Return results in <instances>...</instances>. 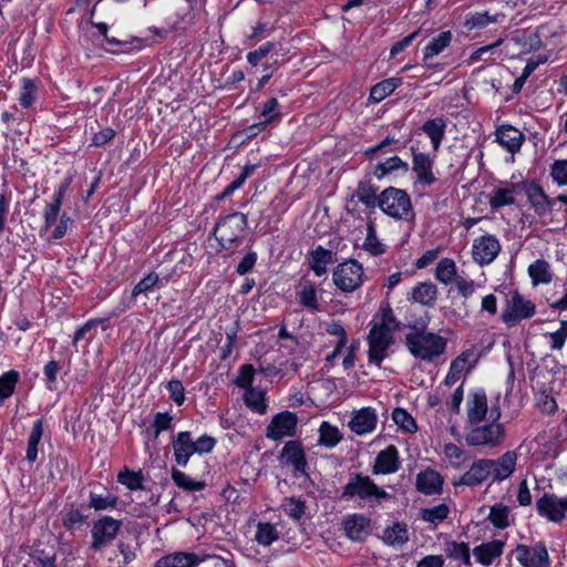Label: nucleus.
<instances>
[{"label":"nucleus","mask_w":567,"mask_h":567,"mask_svg":"<svg viewBox=\"0 0 567 567\" xmlns=\"http://www.w3.org/2000/svg\"><path fill=\"white\" fill-rule=\"evenodd\" d=\"M378 206L393 218L410 219L413 216L409 195L399 188L384 189L378 197Z\"/></svg>","instance_id":"f257e3e1"},{"label":"nucleus","mask_w":567,"mask_h":567,"mask_svg":"<svg viewBox=\"0 0 567 567\" xmlns=\"http://www.w3.org/2000/svg\"><path fill=\"white\" fill-rule=\"evenodd\" d=\"M246 225V216L235 213L226 216L217 224L214 235L223 248L231 249L243 236Z\"/></svg>","instance_id":"f03ea898"},{"label":"nucleus","mask_w":567,"mask_h":567,"mask_svg":"<svg viewBox=\"0 0 567 567\" xmlns=\"http://www.w3.org/2000/svg\"><path fill=\"white\" fill-rule=\"evenodd\" d=\"M408 347L411 352L423 359H431L444 351V340L431 332L415 331L406 336Z\"/></svg>","instance_id":"7ed1b4c3"},{"label":"nucleus","mask_w":567,"mask_h":567,"mask_svg":"<svg viewBox=\"0 0 567 567\" xmlns=\"http://www.w3.org/2000/svg\"><path fill=\"white\" fill-rule=\"evenodd\" d=\"M501 416L499 408L493 400H488L485 392H474L467 403V417L470 424L481 422H497Z\"/></svg>","instance_id":"20e7f679"},{"label":"nucleus","mask_w":567,"mask_h":567,"mask_svg":"<svg viewBox=\"0 0 567 567\" xmlns=\"http://www.w3.org/2000/svg\"><path fill=\"white\" fill-rule=\"evenodd\" d=\"M394 323L392 319L383 318L380 324H375L369 336L370 361L379 363L384 357V351L392 342Z\"/></svg>","instance_id":"39448f33"},{"label":"nucleus","mask_w":567,"mask_h":567,"mask_svg":"<svg viewBox=\"0 0 567 567\" xmlns=\"http://www.w3.org/2000/svg\"><path fill=\"white\" fill-rule=\"evenodd\" d=\"M121 522L105 516L94 523L92 527L91 547L99 551L109 546L118 534Z\"/></svg>","instance_id":"423d86ee"},{"label":"nucleus","mask_w":567,"mask_h":567,"mask_svg":"<svg viewBox=\"0 0 567 567\" xmlns=\"http://www.w3.org/2000/svg\"><path fill=\"white\" fill-rule=\"evenodd\" d=\"M472 427L466 434V442L468 445H488L495 446L499 443L502 437V426L496 422H486L484 425L471 424Z\"/></svg>","instance_id":"0eeeda50"},{"label":"nucleus","mask_w":567,"mask_h":567,"mask_svg":"<svg viewBox=\"0 0 567 567\" xmlns=\"http://www.w3.org/2000/svg\"><path fill=\"white\" fill-rule=\"evenodd\" d=\"M362 276V267L350 260L338 266L333 272V280L341 290L353 291L361 285Z\"/></svg>","instance_id":"6e6552de"},{"label":"nucleus","mask_w":567,"mask_h":567,"mask_svg":"<svg viewBox=\"0 0 567 567\" xmlns=\"http://www.w3.org/2000/svg\"><path fill=\"white\" fill-rule=\"evenodd\" d=\"M538 514L553 523H560L567 513V497L556 494H544L536 501Z\"/></svg>","instance_id":"1a4fd4ad"},{"label":"nucleus","mask_w":567,"mask_h":567,"mask_svg":"<svg viewBox=\"0 0 567 567\" xmlns=\"http://www.w3.org/2000/svg\"><path fill=\"white\" fill-rule=\"evenodd\" d=\"M534 311L535 306L529 300H525L518 292H514L503 313V320L506 324L514 326L519 320L532 317Z\"/></svg>","instance_id":"9d476101"},{"label":"nucleus","mask_w":567,"mask_h":567,"mask_svg":"<svg viewBox=\"0 0 567 567\" xmlns=\"http://www.w3.org/2000/svg\"><path fill=\"white\" fill-rule=\"evenodd\" d=\"M515 556L524 567H548L549 565L547 549L542 544L535 547L518 545L515 549Z\"/></svg>","instance_id":"9b49d317"},{"label":"nucleus","mask_w":567,"mask_h":567,"mask_svg":"<svg viewBox=\"0 0 567 567\" xmlns=\"http://www.w3.org/2000/svg\"><path fill=\"white\" fill-rule=\"evenodd\" d=\"M477 355L474 351H466L458 355L451 364L450 372L445 379L446 386H455L464 379L467 372L476 364Z\"/></svg>","instance_id":"f8f14e48"},{"label":"nucleus","mask_w":567,"mask_h":567,"mask_svg":"<svg viewBox=\"0 0 567 567\" xmlns=\"http://www.w3.org/2000/svg\"><path fill=\"white\" fill-rule=\"evenodd\" d=\"M297 425V416L291 412L277 414L267 427V437L281 440L285 436H292Z\"/></svg>","instance_id":"ddd939ff"},{"label":"nucleus","mask_w":567,"mask_h":567,"mask_svg":"<svg viewBox=\"0 0 567 567\" xmlns=\"http://www.w3.org/2000/svg\"><path fill=\"white\" fill-rule=\"evenodd\" d=\"M501 250L498 240L491 235L482 236L473 243V258L481 265L492 262Z\"/></svg>","instance_id":"4468645a"},{"label":"nucleus","mask_w":567,"mask_h":567,"mask_svg":"<svg viewBox=\"0 0 567 567\" xmlns=\"http://www.w3.org/2000/svg\"><path fill=\"white\" fill-rule=\"evenodd\" d=\"M347 495H359L360 497H370V496H377V497H383L385 496V493L381 491L369 477H362L358 476L353 482H350L346 486Z\"/></svg>","instance_id":"2eb2a0df"},{"label":"nucleus","mask_w":567,"mask_h":567,"mask_svg":"<svg viewBox=\"0 0 567 567\" xmlns=\"http://www.w3.org/2000/svg\"><path fill=\"white\" fill-rule=\"evenodd\" d=\"M492 467L493 463L491 460H481L475 462L461 477V484L468 486L481 484L489 474H492Z\"/></svg>","instance_id":"dca6fc26"},{"label":"nucleus","mask_w":567,"mask_h":567,"mask_svg":"<svg viewBox=\"0 0 567 567\" xmlns=\"http://www.w3.org/2000/svg\"><path fill=\"white\" fill-rule=\"evenodd\" d=\"M174 454L178 464L186 465L190 455L196 453L195 442L189 432L179 433L173 441Z\"/></svg>","instance_id":"f3484780"},{"label":"nucleus","mask_w":567,"mask_h":567,"mask_svg":"<svg viewBox=\"0 0 567 567\" xmlns=\"http://www.w3.org/2000/svg\"><path fill=\"white\" fill-rule=\"evenodd\" d=\"M496 140L508 152L515 153L520 148L524 136L517 128L504 125L496 131Z\"/></svg>","instance_id":"a211bd4d"},{"label":"nucleus","mask_w":567,"mask_h":567,"mask_svg":"<svg viewBox=\"0 0 567 567\" xmlns=\"http://www.w3.org/2000/svg\"><path fill=\"white\" fill-rule=\"evenodd\" d=\"M347 536L352 540H362L369 534V520L360 515H352L343 522Z\"/></svg>","instance_id":"6ab92c4d"},{"label":"nucleus","mask_w":567,"mask_h":567,"mask_svg":"<svg viewBox=\"0 0 567 567\" xmlns=\"http://www.w3.org/2000/svg\"><path fill=\"white\" fill-rule=\"evenodd\" d=\"M503 548L504 543L502 540H493L475 547L473 554L480 563L489 565L494 558L502 555Z\"/></svg>","instance_id":"aec40b11"},{"label":"nucleus","mask_w":567,"mask_h":567,"mask_svg":"<svg viewBox=\"0 0 567 567\" xmlns=\"http://www.w3.org/2000/svg\"><path fill=\"white\" fill-rule=\"evenodd\" d=\"M442 485L441 476L437 472L427 470L417 475V489L424 494L431 495L440 491Z\"/></svg>","instance_id":"412c9836"},{"label":"nucleus","mask_w":567,"mask_h":567,"mask_svg":"<svg viewBox=\"0 0 567 567\" xmlns=\"http://www.w3.org/2000/svg\"><path fill=\"white\" fill-rule=\"evenodd\" d=\"M375 423V414L370 409H362L350 422V427L357 434H364L371 432Z\"/></svg>","instance_id":"4be33fe9"},{"label":"nucleus","mask_w":567,"mask_h":567,"mask_svg":"<svg viewBox=\"0 0 567 567\" xmlns=\"http://www.w3.org/2000/svg\"><path fill=\"white\" fill-rule=\"evenodd\" d=\"M492 474L495 480L508 477L515 470L516 454L514 452L505 453L499 460L492 461Z\"/></svg>","instance_id":"5701e85b"},{"label":"nucleus","mask_w":567,"mask_h":567,"mask_svg":"<svg viewBox=\"0 0 567 567\" xmlns=\"http://www.w3.org/2000/svg\"><path fill=\"white\" fill-rule=\"evenodd\" d=\"M281 457L291 463L297 471H305L306 460L303 451L298 442H288L282 450Z\"/></svg>","instance_id":"b1692460"},{"label":"nucleus","mask_w":567,"mask_h":567,"mask_svg":"<svg viewBox=\"0 0 567 567\" xmlns=\"http://www.w3.org/2000/svg\"><path fill=\"white\" fill-rule=\"evenodd\" d=\"M374 470L381 473H391L398 470V451L393 445L378 455Z\"/></svg>","instance_id":"393cba45"},{"label":"nucleus","mask_w":567,"mask_h":567,"mask_svg":"<svg viewBox=\"0 0 567 567\" xmlns=\"http://www.w3.org/2000/svg\"><path fill=\"white\" fill-rule=\"evenodd\" d=\"M382 538L388 545L402 546L409 540L406 525L403 523L393 524L384 530Z\"/></svg>","instance_id":"a878e982"},{"label":"nucleus","mask_w":567,"mask_h":567,"mask_svg":"<svg viewBox=\"0 0 567 567\" xmlns=\"http://www.w3.org/2000/svg\"><path fill=\"white\" fill-rule=\"evenodd\" d=\"M413 169L417 174L420 182L426 185H430L434 182V176L432 174V162L430 161L429 156L424 154H415Z\"/></svg>","instance_id":"bb28decb"},{"label":"nucleus","mask_w":567,"mask_h":567,"mask_svg":"<svg viewBox=\"0 0 567 567\" xmlns=\"http://www.w3.org/2000/svg\"><path fill=\"white\" fill-rule=\"evenodd\" d=\"M196 564V557L193 554L168 555L156 563L155 567H193Z\"/></svg>","instance_id":"cd10ccee"},{"label":"nucleus","mask_w":567,"mask_h":567,"mask_svg":"<svg viewBox=\"0 0 567 567\" xmlns=\"http://www.w3.org/2000/svg\"><path fill=\"white\" fill-rule=\"evenodd\" d=\"M401 81L396 78L386 79L375 84L370 92V99L374 102H381L389 94H391L399 85Z\"/></svg>","instance_id":"c85d7f7f"},{"label":"nucleus","mask_w":567,"mask_h":567,"mask_svg":"<svg viewBox=\"0 0 567 567\" xmlns=\"http://www.w3.org/2000/svg\"><path fill=\"white\" fill-rule=\"evenodd\" d=\"M436 287L430 282H421L414 289L412 297L416 302L429 305L436 298Z\"/></svg>","instance_id":"c756f323"},{"label":"nucleus","mask_w":567,"mask_h":567,"mask_svg":"<svg viewBox=\"0 0 567 567\" xmlns=\"http://www.w3.org/2000/svg\"><path fill=\"white\" fill-rule=\"evenodd\" d=\"M515 188L514 187H507V188H497L494 190L493 195L491 196L489 204L493 208L497 209L505 205H512L515 202Z\"/></svg>","instance_id":"7c9ffc66"},{"label":"nucleus","mask_w":567,"mask_h":567,"mask_svg":"<svg viewBox=\"0 0 567 567\" xmlns=\"http://www.w3.org/2000/svg\"><path fill=\"white\" fill-rule=\"evenodd\" d=\"M529 276L533 279L534 285L547 284L550 281L549 265L544 260H537L528 268Z\"/></svg>","instance_id":"2f4dec72"},{"label":"nucleus","mask_w":567,"mask_h":567,"mask_svg":"<svg viewBox=\"0 0 567 567\" xmlns=\"http://www.w3.org/2000/svg\"><path fill=\"white\" fill-rule=\"evenodd\" d=\"M424 132L432 141L433 148L436 151L444 135V123L442 120L427 121L423 126Z\"/></svg>","instance_id":"473e14b6"},{"label":"nucleus","mask_w":567,"mask_h":567,"mask_svg":"<svg viewBox=\"0 0 567 567\" xmlns=\"http://www.w3.org/2000/svg\"><path fill=\"white\" fill-rule=\"evenodd\" d=\"M452 34L450 31L441 33L435 38L424 51V58L429 59L441 53L451 42Z\"/></svg>","instance_id":"72a5a7b5"},{"label":"nucleus","mask_w":567,"mask_h":567,"mask_svg":"<svg viewBox=\"0 0 567 567\" xmlns=\"http://www.w3.org/2000/svg\"><path fill=\"white\" fill-rule=\"evenodd\" d=\"M332 262L331 251L317 249L312 255V269L318 276L327 271V266Z\"/></svg>","instance_id":"f704fd0d"},{"label":"nucleus","mask_w":567,"mask_h":567,"mask_svg":"<svg viewBox=\"0 0 567 567\" xmlns=\"http://www.w3.org/2000/svg\"><path fill=\"white\" fill-rule=\"evenodd\" d=\"M42 422H35L32 432L29 437L28 449H27V458L31 462L35 461L38 454V444L42 436Z\"/></svg>","instance_id":"c9c22d12"},{"label":"nucleus","mask_w":567,"mask_h":567,"mask_svg":"<svg viewBox=\"0 0 567 567\" xmlns=\"http://www.w3.org/2000/svg\"><path fill=\"white\" fill-rule=\"evenodd\" d=\"M299 297L302 306L311 310H319L317 292L313 285L303 284L301 286V290L299 291Z\"/></svg>","instance_id":"e433bc0d"},{"label":"nucleus","mask_w":567,"mask_h":567,"mask_svg":"<svg viewBox=\"0 0 567 567\" xmlns=\"http://www.w3.org/2000/svg\"><path fill=\"white\" fill-rule=\"evenodd\" d=\"M392 419L396 425L409 433H413L417 429L414 419L402 409H395Z\"/></svg>","instance_id":"4c0bfd02"},{"label":"nucleus","mask_w":567,"mask_h":567,"mask_svg":"<svg viewBox=\"0 0 567 567\" xmlns=\"http://www.w3.org/2000/svg\"><path fill=\"white\" fill-rule=\"evenodd\" d=\"M135 558V554L131 550L128 545L120 544L118 545V554H114V556L110 557V563L113 567H124Z\"/></svg>","instance_id":"58836bf2"},{"label":"nucleus","mask_w":567,"mask_h":567,"mask_svg":"<svg viewBox=\"0 0 567 567\" xmlns=\"http://www.w3.org/2000/svg\"><path fill=\"white\" fill-rule=\"evenodd\" d=\"M364 247L373 255H380L384 251V245L378 240L374 225L371 221L368 224Z\"/></svg>","instance_id":"ea45409f"},{"label":"nucleus","mask_w":567,"mask_h":567,"mask_svg":"<svg viewBox=\"0 0 567 567\" xmlns=\"http://www.w3.org/2000/svg\"><path fill=\"white\" fill-rule=\"evenodd\" d=\"M172 478L177 486L187 491H199L204 487V483L194 482L186 474L178 470H173Z\"/></svg>","instance_id":"a19ab883"},{"label":"nucleus","mask_w":567,"mask_h":567,"mask_svg":"<svg viewBox=\"0 0 567 567\" xmlns=\"http://www.w3.org/2000/svg\"><path fill=\"white\" fill-rule=\"evenodd\" d=\"M455 276V264L451 259H443L439 262L436 267V278L447 284L450 282L453 277Z\"/></svg>","instance_id":"79ce46f5"},{"label":"nucleus","mask_w":567,"mask_h":567,"mask_svg":"<svg viewBox=\"0 0 567 567\" xmlns=\"http://www.w3.org/2000/svg\"><path fill=\"white\" fill-rule=\"evenodd\" d=\"M341 439V435L337 427L330 425L329 423L324 422L320 426V442L333 446L336 445Z\"/></svg>","instance_id":"37998d69"},{"label":"nucleus","mask_w":567,"mask_h":567,"mask_svg":"<svg viewBox=\"0 0 567 567\" xmlns=\"http://www.w3.org/2000/svg\"><path fill=\"white\" fill-rule=\"evenodd\" d=\"M244 401L255 412L264 413L266 411L264 392H245Z\"/></svg>","instance_id":"c03bdc74"},{"label":"nucleus","mask_w":567,"mask_h":567,"mask_svg":"<svg viewBox=\"0 0 567 567\" xmlns=\"http://www.w3.org/2000/svg\"><path fill=\"white\" fill-rule=\"evenodd\" d=\"M277 538L276 528L271 524H259L256 540L264 545H270Z\"/></svg>","instance_id":"a18cd8bd"},{"label":"nucleus","mask_w":567,"mask_h":567,"mask_svg":"<svg viewBox=\"0 0 567 567\" xmlns=\"http://www.w3.org/2000/svg\"><path fill=\"white\" fill-rule=\"evenodd\" d=\"M509 509L506 506H495L491 509L489 519L498 528L508 526Z\"/></svg>","instance_id":"49530a36"},{"label":"nucleus","mask_w":567,"mask_h":567,"mask_svg":"<svg viewBox=\"0 0 567 567\" xmlns=\"http://www.w3.org/2000/svg\"><path fill=\"white\" fill-rule=\"evenodd\" d=\"M449 508L445 505H439L433 508L422 511V518L431 523H440L447 517Z\"/></svg>","instance_id":"de8ad7c7"},{"label":"nucleus","mask_w":567,"mask_h":567,"mask_svg":"<svg viewBox=\"0 0 567 567\" xmlns=\"http://www.w3.org/2000/svg\"><path fill=\"white\" fill-rule=\"evenodd\" d=\"M399 167H404L406 169V165L399 157L395 156V157L389 158L388 161H385L383 163H380L377 166L374 174L378 177H382L385 174H388Z\"/></svg>","instance_id":"09e8293b"},{"label":"nucleus","mask_w":567,"mask_h":567,"mask_svg":"<svg viewBox=\"0 0 567 567\" xmlns=\"http://www.w3.org/2000/svg\"><path fill=\"white\" fill-rule=\"evenodd\" d=\"M254 374H255V370L251 364L243 365L239 370V374L236 378V385L239 388L250 386L251 382H252Z\"/></svg>","instance_id":"8fccbe9b"},{"label":"nucleus","mask_w":567,"mask_h":567,"mask_svg":"<svg viewBox=\"0 0 567 567\" xmlns=\"http://www.w3.org/2000/svg\"><path fill=\"white\" fill-rule=\"evenodd\" d=\"M528 197L538 214H542L546 208V196L544 192L539 187H533L528 190Z\"/></svg>","instance_id":"3c124183"},{"label":"nucleus","mask_w":567,"mask_h":567,"mask_svg":"<svg viewBox=\"0 0 567 567\" xmlns=\"http://www.w3.org/2000/svg\"><path fill=\"white\" fill-rule=\"evenodd\" d=\"M252 171H254V166H246L244 168V172L240 174V176L238 178H236L231 184H229L226 187L225 192L217 196V199L220 200V199L225 198L227 195L231 194L235 189L240 187L243 185V183L246 181V178L251 174Z\"/></svg>","instance_id":"603ef678"},{"label":"nucleus","mask_w":567,"mask_h":567,"mask_svg":"<svg viewBox=\"0 0 567 567\" xmlns=\"http://www.w3.org/2000/svg\"><path fill=\"white\" fill-rule=\"evenodd\" d=\"M86 516L80 509L69 511L63 519V524L68 529H73L75 526L81 525Z\"/></svg>","instance_id":"864d4df0"},{"label":"nucleus","mask_w":567,"mask_h":567,"mask_svg":"<svg viewBox=\"0 0 567 567\" xmlns=\"http://www.w3.org/2000/svg\"><path fill=\"white\" fill-rule=\"evenodd\" d=\"M358 198L368 206H374L375 204V192L369 184H360L358 192Z\"/></svg>","instance_id":"5fc2aeb1"},{"label":"nucleus","mask_w":567,"mask_h":567,"mask_svg":"<svg viewBox=\"0 0 567 567\" xmlns=\"http://www.w3.org/2000/svg\"><path fill=\"white\" fill-rule=\"evenodd\" d=\"M157 281H158V276L157 275H154V274L148 275L147 277L142 279L134 287L133 292H132L133 297H136L140 293H143V292H146V291L151 290L156 285Z\"/></svg>","instance_id":"6e6d98bb"},{"label":"nucleus","mask_w":567,"mask_h":567,"mask_svg":"<svg viewBox=\"0 0 567 567\" xmlns=\"http://www.w3.org/2000/svg\"><path fill=\"white\" fill-rule=\"evenodd\" d=\"M100 323L96 321H92L82 327L75 334L74 343H78L81 339L87 338L92 340L97 334V328Z\"/></svg>","instance_id":"4d7b16f0"},{"label":"nucleus","mask_w":567,"mask_h":567,"mask_svg":"<svg viewBox=\"0 0 567 567\" xmlns=\"http://www.w3.org/2000/svg\"><path fill=\"white\" fill-rule=\"evenodd\" d=\"M23 90L24 92L21 94L19 100L24 107H29L33 103L35 85L31 80L25 79L23 81Z\"/></svg>","instance_id":"13d9d810"},{"label":"nucleus","mask_w":567,"mask_h":567,"mask_svg":"<svg viewBox=\"0 0 567 567\" xmlns=\"http://www.w3.org/2000/svg\"><path fill=\"white\" fill-rule=\"evenodd\" d=\"M551 175L559 184H567V159L555 162L551 168Z\"/></svg>","instance_id":"bf43d9fd"},{"label":"nucleus","mask_w":567,"mask_h":567,"mask_svg":"<svg viewBox=\"0 0 567 567\" xmlns=\"http://www.w3.org/2000/svg\"><path fill=\"white\" fill-rule=\"evenodd\" d=\"M285 511L289 516L293 517L295 519H299L305 513V506L300 501L290 498L285 504Z\"/></svg>","instance_id":"052dcab7"},{"label":"nucleus","mask_w":567,"mask_h":567,"mask_svg":"<svg viewBox=\"0 0 567 567\" xmlns=\"http://www.w3.org/2000/svg\"><path fill=\"white\" fill-rule=\"evenodd\" d=\"M20 374L17 371H9L0 378V390H13L19 381Z\"/></svg>","instance_id":"680f3d73"},{"label":"nucleus","mask_w":567,"mask_h":567,"mask_svg":"<svg viewBox=\"0 0 567 567\" xmlns=\"http://www.w3.org/2000/svg\"><path fill=\"white\" fill-rule=\"evenodd\" d=\"M118 481L131 489H136L141 487L140 476L132 472L120 473Z\"/></svg>","instance_id":"e2e57ef3"},{"label":"nucleus","mask_w":567,"mask_h":567,"mask_svg":"<svg viewBox=\"0 0 567 567\" xmlns=\"http://www.w3.org/2000/svg\"><path fill=\"white\" fill-rule=\"evenodd\" d=\"M272 49L271 43H267L259 49L255 50L254 52H250L247 56L249 63L252 65H257Z\"/></svg>","instance_id":"0e129e2a"},{"label":"nucleus","mask_w":567,"mask_h":567,"mask_svg":"<svg viewBox=\"0 0 567 567\" xmlns=\"http://www.w3.org/2000/svg\"><path fill=\"white\" fill-rule=\"evenodd\" d=\"M496 22V18L489 17L487 13H477L466 24H471L470 28L485 27L488 23Z\"/></svg>","instance_id":"69168bd1"},{"label":"nucleus","mask_w":567,"mask_h":567,"mask_svg":"<svg viewBox=\"0 0 567 567\" xmlns=\"http://www.w3.org/2000/svg\"><path fill=\"white\" fill-rule=\"evenodd\" d=\"M171 421L172 417L167 413H157L154 421L155 436H158L161 431L167 430Z\"/></svg>","instance_id":"338daca9"},{"label":"nucleus","mask_w":567,"mask_h":567,"mask_svg":"<svg viewBox=\"0 0 567 567\" xmlns=\"http://www.w3.org/2000/svg\"><path fill=\"white\" fill-rule=\"evenodd\" d=\"M444 559L441 555H431L424 557L419 564L417 567H443Z\"/></svg>","instance_id":"774afa93"}]
</instances>
